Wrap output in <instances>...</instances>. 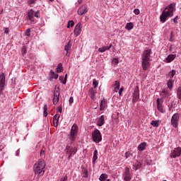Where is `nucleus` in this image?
Segmentation results:
<instances>
[{
    "instance_id": "44",
    "label": "nucleus",
    "mask_w": 181,
    "mask_h": 181,
    "mask_svg": "<svg viewBox=\"0 0 181 181\" xmlns=\"http://www.w3.org/2000/svg\"><path fill=\"white\" fill-rule=\"evenodd\" d=\"M139 13H140L139 9L135 8L134 10V13H135V15H139Z\"/></svg>"
},
{
    "instance_id": "56",
    "label": "nucleus",
    "mask_w": 181,
    "mask_h": 181,
    "mask_svg": "<svg viewBox=\"0 0 181 181\" xmlns=\"http://www.w3.org/2000/svg\"><path fill=\"white\" fill-rule=\"evenodd\" d=\"M122 91H124V88H121L119 90V95H121L122 94Z\"/></svg>"
},
{
    "instance_id": "13",
    "label": "nucleus",
    "mask_w": 181,
    "mask_h": 181,
    "mask_svg": "<svg viewBox=\"0 0 181 181\" xmlns=\"http://www.w3.org/2000/svg\"><path fill=\"white\" fill-rule=\"evenodd\" d=\"M88 12V8H87L86 5H82L78 10V15H84V13H87Z\"/></svg>"
},
{
    "instance_id": "55",
    "label": "nucleus",
    "mask_w": 181,
    "mask_h": 181,
    "mask_svg": "<svg viewBox=\"0 0 181 181\" xmlns=\"http://www.w3.org/2000/svg\"><path fill=\"white\" fill-rule=\"evenodd\" d=\"M4 33H6V35H9V28H5Z\"/></svg>"
},
{
    "instance_id": "47",
    "label": "nucleus",
    "mask_w": 181,
    "mask_h": 181,
    "mask_svg": "<svg viewBox=\"0 0 181 181\" xmlns=\"http://www.w3.org/2000/svg\"><path fill=\"white\" fill-rule=\"evenodd\" d=\"M25 36H30V29H28L25 32Z\"/></svg>"
},
{
    "instance_id": "33",
    "label": "nucleus",
    "mask_w": 181,
    "mask_h": 181,
    "mask_svg": "<svg viewBox=\"0 0 181 181\" xmlns=\"http://www.w3.org/2000/svg\"><path fill=\"white\" fill-rule=\"evenodd\" d=\"M169 76L170 79L173 78V77L175 76V74H176V70L173 69L171 71L169 72Z\"/></svg>"
},
{
    "instance_id": "37",
    "label": "nucleus",
    "mask_w": 181,
    "mask_h": 181,
    "mask_svg": "<svg viewBox=\"0 0 181 181\" xmlns=\"http://www.w3.org/2000/svg\"><path fill=\"white\" fill-rule=\"evenodd\" d=\"M107 48L105 47V46L98 49V52H100V53H104V52H105Z\"/></svg>"
},
{
    "instance_id": "23",
    "label": "nucleus",
    "mask_w": 181,
    "mask_h": 181,
    "mask_svg": "<svg viewBox=\"0 0 181 181\" xmlns=\"http://www.w3.org/2000/svg\"><path fill=\"white\" fill-rule=\"evenodd\" d=\"M146 148V143L143 142L139 145L138 150L141 151H145Z\"/></svg>"
},
{
    "instance_id": "57",
    "label": "nucleus",
    "mask_w": 181,
    "mask_h": 181,
    "mask_svg": "<svg viewBox=\"0 0 181 181\" xmlns=\"http://www.w3.org/2000/svg\"><path fill=\"white\" fill-rule=\"evenodd\" d=\"M34 16H35V18H39V11H36Z\"/></svg>"
},
{
    "instance_id": "25",
    "label": "nucleus",
    "mask_w": 181,
    "mask_h": 181,
    "mask_svg": "<svg viewBox=\"0 0 181 181\" xmlns=\"http://www.w3.org/2000/svg\"><path fill=\"white\" fill-rule=\"evenodd\" d=\"M125 29L127 30H132V29H134V23H127L126 24Z\"/></svg>"
},
{
    "instance_id": "51",
    "label": "nucleus",
    "mask_w": 181,
    "mask_h": 181,
    "mask_svg": "<svg viewBox=\"0 0 181 181\" xmlns=\"http://www.w3.org/2000/svg\"><path fill=\"white\" fill-rule=\"evenodd\" d=\"M142 166V164L141 163H137V165H136V169H141V167Z\"/></svg>"
},
{
    "instance_id": "61",
    "label": "nucleus",
    "mask_w": 181,
    "mask_h": 181,
    "mask_svg": "<svg viewBox=\"0 0 181 181\" xmlns=\"http://www.w3.org/2000/svg\"><path fill=\"white\" fill-rule=\"evenodd\" d=\"M50 2H54V0H49Z\"/></svg>"
},
{
    "instance_id": "49",
    "label": "nucleus",
    "mask_w": 181,
    "mask_h": 181,
    "mask_svg": "<svg viewBox=\"0 0 181 181\" xmlns=\"http://www.w3.org/2000/svg\"><path fill=\"white\" fill-rule=\"evenodd\" d=\"M62 111H63V107H62V105L59 106L58 112H60V114H62Z\"/></svg>"
},
{
    "instance_id": "34",
    "label": "nucleus",
    "mask_w": 181,
    "mask_h": 181,
    "mask_svg": "<svg viewBox=\"0 0 181 181\" xmlns=\"http://www.w3.org/2000/svg\"><path fill=\"white\" fill-rule=\"evenodd\" d=\"M70 26H71V28H73V26H74V21H69L68 22V24H67L66 28H67L68 29H70Z\"/></svg>"
},
{
    "instance_id": "7",
    "label": "nucleus",
    "mask_w": 181,
    "mask_h": 181,
    "mask_svg": "<svg viewBox=\"0 0 181 181\" xmlns=\"http://www.w3.org/2000/svg\"><path fill=\"white\" fill-rule=\"evenodd\" d=\"M152 53V50L151 49H147L143 52L141 56V60H150L151 59V54Z\"/></svg>"
},
{
    "instance_id": "14",
    "label": "nucleus",
    "mask_w": 181,
    "mask_h": 181,
    "mask_svg": "<svg viewBox=\"0 0 181 181\" xmlns=\"http://www.w3.org/2000/svg\"><path fill=\"white\" fill-rule=\"evenodd\" d=\"M59 89H55L54 92V98H53V104H57L59 103V97L60 95V93L59 92Z\"/></svg>"
},
{
    "instance_id": "19",
    "label": "nucleus",
    "mask_w": 181,
    "mask_h": 181,
    "mask_svg": "<svg viewBox=\"0 0 181 181\" xmlns=\"http://www.w3.org/2000/svg\"><path fill=\"white\" fill-rule=\"evenodd\" d=\"M35 13V11H33V10H30L28 13V19L29 21H30L31 22H35V19L33 18V14Z\"/></svg>"
},
{
    "instance_id": "52",
    "label": "nucleus",
    "mask_w": 181,
    "mask_h": 181,
    "mask_svg": "<svg viewBox=\"0 0 181 181\" xmlns=\"http://www.w3.org/2000/svg\"><path fill=\"white\" fill-rule=\"evenodd\" d=\"M61 181H67V175H64L61 178Z\"/></svg>"
},
{
    "instance_id": "40",
    "label": "nucleus",
    "mask_w": 181,
    "mask_h": 181,
    "mask_svg": "<svg viewBox=\"0 0 181 181\" xmlns=\"http://www.w3.org/2000/svg\"><path fill=\"white\" fill-rule=\"evenodd\" d=\"M129 156H132V153H131L129 152H126L125 153V158H126V159H128L129 158Z\"/></svg>"
},
{
    "instance_id": "60",
    "label": "nucleus",
    "mask_w": 181,
    "mask_h": 181,
    "mask_svg": "<svg viewBox=\"0 0 181 181\" xmlns=\"http://www.w3.org/2000/svg\"><path fill=\"white\" fill-rule=\"evenodd\" d=\"M78 4H81L83 2V0H78Z\"/></svg>"
},
{
    "instance_id": "6",
    "label": "nucleus",
    "mask_w": 181,
    "mask_h": 181,
    "mask_svg": "<svg viewBox=\"0 0 181 181\" xmlns=\"http://www.w3.org/2000/svg\"><path fill=\"white\" fill-rule=\"evenodd\" d=\"M180 118V116L179 115V113H175L173 115L171 118V124L174 128H177Z\"/></svg>"
},
{
    "instance_id": "27",
    "label": "nucleus",
    "mask_w": 181,
    "mask_h": 181,
    "mask_svg": "<svg viewBox=\"0 0 181 181\" xmlns=\"http://www.w3.org/2000/svg\"><path fill=\"white\" fill-rule=\"evenodd\" d=\"M107 178H108V175H107L105 173H103L100 175V176L99 177V180L100 181H105V180H107Z\"/></svg>"
},
{
    "instance_id": "20",
    "label": "nucleus",
    "mask_w": 181,
    "mask_h": 181,
    "mask_svg": "<svg viewBox=\"0 0 181 181\" xmlns=\"http://www.w3.org/2000/svg\"><path fill=\"white\" fill-rule=\"evenodd\" d=\"M70 49H71V45L70 44V41H69L64 47V50L66 52V56H70V53H69Z\"/></svg>"
},
{
    "instance_id": "3",
    "label": "nucleus",
    "mask_w": 181,
    "mask_h": 181,
    "mask_svg": "<svg viewBox=\"0 0 181 181\" xmlns=\"http://www.w3.org/2000/svg\"><path fill=\"white\" fill-rule=\"evenodd\" d=\"M92 138L93 142H95V144H100L101 141H103V136H101V132L98 129H95L92 133Z\"/></svg>"
},
{
    "instance_id": "36",
    "label": "nucleus",
    "mask_w": 181,
    "mask_h": 181,
    "mask_svg": "<svg viewBox=\"0 0 181 181\" xmlns=\"http://www.w3.org/2000/svg\"><path fill=\"white\" fill-rule=\"evenodd\" d=\"M161 93H162V94H163L165 97H169V95H170V93L168 90H165V89H163Z\"/></svg>"
},
{
    "instance_id": "58",
    "label": "nucleus",
    "mask_w": 181,
    "mask_h": 181,
    "mask_svg": "<svg viewBox=\"0 0 181 181\" xmlns=\"http://www.w3.org/2000/svg\"><path fill=\"white\" fill-rule=\"evenodd\" d=\"M98 153V151L95 150L93 152V155H97Z\"/></svg>"
},
{
    "instance_id": "22",
    "label": "nucleus",
    "mask_w": 181,
    "mask_h": 181,
    "mask_svg": "<svg viewBox=\"0 0 181 181\" xmlns=\"http://www.w3.org/2000/svg\"><path fill=\"white\" fill-rule=\"evenodd\" d=\"M104 122V115H101L98 122V127H103Z\"/></svg>"
},
{
    "instance_id": "10",
    "label": "nucleus",
    "mask_w": 181,
    "mask_h": 181,
    "mask_svg": "<svg viewBox=\"0 0 181 181\" xmlns=\"http://www.w3.org/2000/svg\"><path fill=\"white\" fill-rule=\"evenodd\" d=\"M133 103H136L139 100V87L136 86L133 93Z\"/></svg>"
},
{
    "instance_id": "48",
    "label": "nucleus",
    "mask_w": 181,
    "mask_h": 181,
    "mask_svg": "<svg viewBox=\"0 0 181 181\" xmlns=\"http://www.w3.org/2000/svg\"><path fill=\"white\" fill-rule=\"evenodd\" d=\"M35 1L36 0H28V4H29V5H32V4H35Z\"/></svg>"
},
{
    "instance_id": "28",
    "label": "nucleus",
    "mask_w": 181,
    "mask_h": 181,
    "mask_svg": "<svg viewBox=\"0 0 181 181\" xmlns=\"http://www.w3.org/2000/svg\"><path fill=\"white\" fill-rule=\"evenodd\" d=\"M82 173H83V177H85V178L88 177V170H87V168H83Z\"/></svg>"
},
{
    "instance_id": "11",
    "label": "nucleus",
    "mask_w": 181,
    "mask_h": 181,
    "mask_svg": "<svg viewBox=\"0 0 181 181\" xmlns=\"http://www.w3.org/2000/svg\"><path fill=\"white\" fill-rule=\"evenodd\" d=\"M181 155V148L177 147L174 149V151L170 154V158H177Z\"/></svg>"
},
{
    "instance_id": "29",
    "label": "nucleus",
    "mask_w": 181,
    "mask_h": 181,
    "mask_svg": "<svg viewBox=\"0 0 181 181\" xmlns=\"http://www.w3.org/2000/svg\"><path fill=\"white\" fill-rule=\"evenodd\" d=\"M119 81H115L114 85L115 93H117L118 90H119Z\"/></svg>"
},
{
    "instance_id": "35",
    "label": "nucleus",
    "mask_w": 181,
    "mask_h": 181,
    "mask_svg": "<svg viewBox=\"0 0 181 181\" xmlns=\"http://www.w3.org/2000/svg\"><path fill=\"white\" fill-rule=\"evenodd\" d=\"M93 88H97V87H98V81L95 79H93Z\"/></svg>"
},
{
    "instance_id": "31",
    "label": "nucleus",
    "mask_w": 181,
    "mask_h": 181,
    "mask_svg": "<svg viewBox=\"0 0 181 181\" xmlns=\"http://www.w3.org/2000/svg\"><path fill=\"white\" fill-rule=\"evenodd\" d=\"M43 117H47V105H45L43 107Z\"/></svg>"
},
{
    "instance_id": "42",
    "label": "nucleus",
    "mask_w": 181,
    "mask_h": 181,
    "mask_svg": "<svg viewBox=\"0 0 181 181\" xmlns=\"http://www.w3.org/2000/svg\"><path fill=\"white\" fill-rule=\"evenodd\" d=\"M112 63H114L115 64H118L119 63V61H118V59L114 58L112 59Z\"/></svg>"
},
{
    "instance_id": "15",
    "label": "nucleus",
    "mask_w": 181,
    "mask_h": 181,
    "mask_svg": "<svg viewBox=\"0 0 181 181\" xmlns=\"http://www.w3.org/2000/svg\"><path fill=\"white\" fill-rule=\"evenodd\" d=\"M162 98H158L157 99V110L160 111V112H162L163 114L165 111L163 110V107L162 106Z\"/></svg>"
},
{
    "instance_id": "26",
    "label": "nucleus",
    "mask_w": 181,
    "mask_h": 181,
    "mask_svg": "<svg viewBox=\"0 0 181 181\" xmlns=\"http://www.w3.org/2000/svg\"><path fill=\"white\" fill-rule=\"evenodd\" d=\"M57 73H63V64L62 63L58 64L57 66Z\"/></svg>"
},
{
    "instance_id": "53",
    "label": "nucleus",
    "mask_w": 181,
    "mask_h": 181,
    "mask_svg": "<svg viewBox=\"0 0 181 181\" xmlns=\"http://www.w3.org/2000/svg\"><path fill=\"white\" fill-rule=\"evenodd\" d=\"M106 50H110L112 47V44H110L109 46H105Z\"/></svg>"
},
{
    "instance_id": "43",
    "label": "nucleus",
    "mask_w": 181,
    "mask_h": 181,
    "mask_svg": "<svg viewBox=\"0 0 181 181\" xmlns=\"http://www.w3.org/2000/svg\"><path fill=\"white\" fill-rule=\"evenodd\" d=\"M178 93H180L178 94V98H179V100H180V101H181V87H180V88H178Z\"/></svg>"
},
{
    "instance_id": "9",
    "label": "nucleus",
    "mask_w": 181,
    "mask_h": 181,
    "mask_svg": "<svg viewBox=\"0 0 181 181\" xmlns=\"http://www.w3.org/2000/svg\"><path fill=\"white\" fill-rule=\"evenodd\" d=\"M123 179L124 181H131V173H129V168L126 167L123 173Z\"/></svg>"
},
{
    "instance_id": "16",
    "label": "nucleus",
    "mask_w": 181,
    "mask_h": 181,
    "mask_svg": "<svg viewBox=\"0 0 181 181\" xmlns=\"http://www.w3.org/2000/svg\"><path fill=\"white\" fill-rule=\"evenodd\" d=\"M141 66L143 68V70L146 71L148 70V68L149 67V66H151V63H149V60H144L141 59Z\"/></svg>"
},
{
    "instance_id": "45",
    "label": "nucleus",
    "mask_w": 181,
    "mask_h": 181,
    "mask_svg": "<svg viewBox=\"0 0 181 181\" xmlns=\"http://www.w3.org/2000/svg\"><path fill=\"white\" fill-rule=\"evenodd\" d=\"M67 83V74H66L65 76L64 77L63 84H66Z\"/></svg>"
},
{
    "instance_id": "41",
    "label": "nucleus",
    "mask_w": 181,
    "mask_h": 181,
    "mask_svg": "<svg viewBox=\"0 0 181 181\" xmlns=\"http://www.w3.org/2000/svg\"><path fill=\"white\" fill-rule=\"evenodd\" d=\"M173 37H175V34H173V32H170V42H173Z\"/></svg>"
},
{
    "instance_id": "21",
    "label": "nucleus",
    "mask_w": 181,
    "mask_h": 181,
    "mask_svg": "<svg viewBox=\"0 0 181 181\" xmlns=\"http://www.w3.org/2000/svg\"><path fill=\"white\" fill-rule=\"evenodd\" d=\"M175 59H176L175 54H170L166 58V63H170V62H173V60H175Z\"/></svg>"
},
{
    "instance_id": "17",
    "label": "nucleus",
    "mask_w": 181,
    "mask_h": 181,
    "mask_svg": "<svg viewBox=\"0 0 181 181\" xmlns=\"http://www.w3.org/2000/svg\"><path fill=\"white\" fill-rule=\"evenodd\" d=\"M49 81H53V78H54L55 80H57V78H59V74L54 73L53 70H51L49 74Z\"/></svg>"
},
{
    "instance_id": "1",
    "label": "nucleus",
    "mask_w": 181,
    "mask_h": 181,
    "mask_svg": "<svg viewBox=\"0 0 181 181\" xmlns=\"http://www.w3.org/2000/svg\"><path fill=\"white\" fill-rule=\"evenodd\" d=\"M176 8V4L173 3L164 8L160 16V21L161 23H165L168 18H172V16H173V12L176 11V8Z\"/></svg>"
},
{
    "instance_id": "18",
    "label": "nucleus",
    "mask_w": 181,
    "mask_h": 181,
    "mask_svg": "<svg viewBox=\"0 0 181 181\" xmlns=\"http://www.w3.org/2000/svg\"><path fill=\"white\" fill-rule=\"evenodd\" d=\"M59 118H60V115L59 114H56L53 117L54 127H57L59 125Z\"/></svg>"
},
{
    "instance_id": "46",
    "label": "nucleus",
    "mask_w": 181,
    "mask_h": 181,
    "mask_svg": "<svg viewBox=\"0 0 181 181\" xmlns=\"http://www.w3.org/2000/svg\"><path fill=\"white\" fill-rule=\"evenodd\" d=\"M59 81L63 84V81H64V76H59Z\"/></svg>"
},
{
    "instance_id": "12",
    "label": "nucleus",
    "mask_w": 181,
    "mask_h": 181,
    "mask_svg": "<svg viewBox=\"0 0 181 181\" xmlns=\"http://www.w3.org/2000/svg\"><path fill=\"white\" fill-rule=\"evenodd\" d=\"M81 23H78L74 28V33L75 36H80V34L81 33Z\"/></svg>"
},
{
    "instance_id": "4",
    "label": "nucleus",
    "mask_w": 181,
    "mask_h": 181,
    "mask_svg": "<svg viewBox=\"0 0 181 181\" xmlns=\"http://www.w3.org/2000/svg\"><path fill=\"white\" fill-rule=\"evenodd\" d=\"M64 152L68 156V159H70L73 155L77 153V147H71L67 145L64 149Z\"/></svg>"
},
{
    "instance_id": "32",
    "label": "nucleus",
    "mask_w": 181,
    "mask_h": 181,
    "mask_svg": "<svg viewBox=\"0 0 181 181\" xmlns=\"http://www.w3.org/2000/svg\"><path fill=\"white\" fill-rule=\"evenodd\" d=\"M151 125L158 128V127H159V120H153L151 122Z\"/></svg>"
},
{
    "instance_id": "50",
    "label": "nucleus",
    "mask_w": 181,
    "mask_h": 181,
    "mask_svg": "<svg viewBox=\"0 0 181 181\" xmlns=\"http://www.w3.org/2000/svg\"><path fill=\"white\" fill-rule=\"evenodd\" d=\"M74 101V100L73 97H70L69 100V104H73Z\"/></svg>"
},
{
    "instance_id": "39",
    "label": "nucleus",
    "mask_w": 181,
    "mask_h": 181,
    "mask_svg": "<svg viewBox=\"0 0 181 181\" xmlns=\"http://www.w3.org/2000/svg\"><path fill=\"white\" fill-rule=\"evenodd\" d=\"M97 159H98V156L97 155L93 154V164L95 163V160H97Z\"/></svg>"
},
{
    "instance_id": "2",
    "label": "nucleus",
    "mask_w": 181,
    "mask_h": 181,
    "mask_svg": "<svg viewBox=\"0 0 181 181\" xmlns=\"http://www.w3.org/2000/svg\"><path fill=\"white\" fill-rule=\"evenodd\" d=\"M45 161L44 160H40L38 161L37 164H35V168H34V173L35 174H37L39 176H43L45 175Z\"/></svg>"
},
{
    "instance_id": "8",
    "label": "nucleus",
    "mask_w": 181,
    "mask_h": 181,
    "mask_svg": "<svg viewBox=\"0 0 181 181\" xmlns=\"http://www.w3.org/2000/svg\"><path fill=\"white\" fill-rule=\"evenodd\" d=\"M5 88V74H0V94H2V91Z\"/></svg>"
},
{
    "instance_id": "30",
    "label": "nucleus",
    "mask_w": 181,
    "mask_h": 181,
    "mask_svg": "<svg viewBox=\"0 0 181 181\" xmlns=\"http://www.w3.org/2000/svg\"><path fill=\"white\" fill-rule=\"evenodd\" d=\"M167 86L170 90H172L173 88V81L172 79H169L167 83Z\"/></svg>"
},
{
    "instance_id": "38",
    "label": "nucleus",
    "mask_w": 181,
    "mask_h": 181,
    "mask_svg": "<svg viewBox=\"0 0 181 181\" xmlns=\"http://www.w3.org/2000/svg\"><path fill=\"white\" fill-rule=\"evenodd\" d=\"M21 52H22L23 54H26V53L28 52V49H26V47L23 46L22 47Z\"/></svg>"
},
{
    "instance_id": "59",
    "label": "nucleus",
    "mask_w": 181,
    "mask_h": 181,
    "mask_svg": "<svg viewBox=\"0 0 181 181\" xmlns=\"http://www.w3.org/2000/svg\"><path fill=\"white\" fill-rule=\"evenodd\" d=\"M40 155H45V151H44V150H41V151H40Z\"/></svg>"
},
{
    "instance_id": "5",
    "label": "nucleus",
    "mask_w": 181,
    "mask_h": 181,
    "mask_svg": "<svg viewBox=\"0 0 181 181\" xmlns=\"http://www.w3.org/2000/svg\"><path fill=\"white\" fill-rule=\"evenodd\" d=\"M77 132H78V127L77 124H74L71 127L70 134H69V139L73 142L76 138H77Z\"/></svg>"
},
{
    "instance_id": "24",
    "label": "nucleus",
    "mask_w": 181,
    "mask_h": 181,
    "mask_svg": "<svg viewBox=\"0 0 181 181\" xmlns=\"http://www.w3.org/2000/svg\"><path fill=\"white\" fill-rule=\"evenodd\" d=\"M105 105H107V101H105V99H103L101 100L100 104V111H103L104 108H105Z\"/></svg>"
},
{
    "instance_id": "54",
    "label": "nucleus",
    "mask_w": 181,
    "mask_h": 181,
    "mask_svg": "<svg viewBox=\"0 0 181 181\" xmlns=\"http://www.w3.org/2000/svg\"><path fill=\"white\" fill-rule=\"evenodd\" d=\"M178 18H179V16H176V17H175V18L173 19V22H174V23H177V19H178Z\"/></svg>"
}]
</instances>
